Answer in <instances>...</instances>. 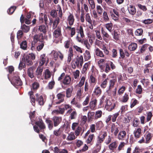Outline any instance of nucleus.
I'll return each mask as SVG.
<instances>
[{"instance_id": "nucleus-1", "label": "nucleus", "mask_w": 153, "mask_h": 153, "mask_svg": "<svg viewBox=\"0 0 153 153\" xmlns=\"http://www.w3.org/2000/svg\"><path fill=\"white\" fill-rule=\"evenodd\" d=\"M107 133L103 132L101 133L98 137L96 146L99 149H100L101 147V143L104 140L105 137L107 136Z\"/></svg>"}, {"instance_id": "nucleus-2", "label": "nucleus", "mask_w": 153, "mask_h": 153, "mask_svg": "<svg viewBox=\"0 0 153 153\" xmlns=\"http://www.w3.org/2000/svg\"><path fill=\"white\" fill-rule=\"evenodd\" d=\"M77 34L76 37V39L79 42H82V39L84 37L83 30L82 27L80 26L77 29Z\"/></svg>"}, {"instance_id": "nucleus-3", "label": "nucleus", "mask_w": 153, "mask_h": 153, "mask_svg": "<svg viewBox=\"0 0 153 153\" xmlns=\"http://www.w3.org/2000/svg\"><path fill=\"white\" fill-rule=\"evenodd\" d=\"M35 59V55L33 53H30L25 57V61H23L26 63V65L28 66L31 65L33 64L32 60Z\"/></svg>"}, {"instance_id": "nucleus-4", "label": "nucleus", "mask_w": 153, "mask_h": 153, "mask_svg": "<svg viewBox=\"0 0 153 153\" xmlns=\"http://www.w3.org/2000/svg\"><path fill=\"white\" fill-rule=\"evenodd\" d=\"M11 83L15 87L16 86H21L22 84L19 77L17 75H15L13 77Z\"/></svg>"}, {"instance_id": "nucleus-5", "label": "nucleus", "mask_w": 153, "mask_h": 153, "mask_svg": "<svg viewBox=\"0 0 153 153\" xmlns=\"http://www.w3.org/2000/svg\"><path fill=\"white\" fill-rule=\"evenodd\" d=\"M51 54L53 56L54 59L57 60L59 58L61 60H62L64 58V55L60 51H52Z\"/></svg>"}, {"instance_id": "nucleus-6", "label": "nucleus", "mask_w": 153, "mask_h": 153, "mask_svg": "<svg viewBox=\"0 0 153 153\" xmlns=\"http://www.w3.org/2000/svg\"><path fill=\"white\" fill-rule=\"evenodd\" d=\"M115 106V104L112 101L107 100L105 107L107 110L111 111L114 108Z\"/></svg>"}, {"instance_id": "nucleus-7", "label": "nucleus", "mask_w": 153, "mask_h": 153, "mask_svg": "<svg viewBox=\"0 0 153 153\" xmlns=\"http://www.w3.org/2000/svg\"><path fill=\"white\" fill-rule=\"evenodd\" d=\"M52 120L53 122L54 126L56 127L58 126L62 120L61 117L55 116L52 118Z\"/></svg>"}, {"instance_id": "nucleus-8", "label": "nucleus", "mask_w": 153, "mask_h": 153, "mask_svg": "<svg viewBox=\"0 0 153 153\" xmlns=\"http://www.w3.org/2000/svg\"><path fill=\"white\" fill-rule=\"evenodd\" d=\"M117 92V88H108V89L106 90V93L107 95L110 96H115Z\"/></svg>"}, {"instance_id": "nucleus-9", "label": "nucleus", "mask_w": 153, "mask_h": 153, "mask_svg": "<svg viewBox=\"0 0 153 153\" xmlns=\"http://www.w3.org/2000/svg\"><path fill=\"white\" fill-rule=\"evenodd\" d=\"M33 39L35 42H37L38 41H39L41 42H44L43 40L44 39V38L43 34L42 33L35 35Z\"/></svg>"}, {"instance_id": "nucleus-10", "label": "nucleus", "mask_w": 153, "mask_h": 153, "mask_svg": "<svg viewBox=\"0 0 153 153\" xmlns=\"http://www.w3.org/2000/svg\"><path fill=\"white\" fill-rule=\"evenodd\" d=\"M40 62H39V65L40 66H42L46 61L48 62V59L47 56H46L45 54H42L40 57Z\"/></svg>"}, {"instance_id": "nucleus-11", "label": "nucleus", "mask_w": 153, "mask_h": 153, "mask_svg": "<svg viewBox=\"0 0 153 153\" xmlns=\"http://www.w3.org/2000/svg\"><path fill=\"white\" fill-rule=\"evenodd\" d=\"M71 81V78L69 76L66 75L62 82L64 85H68L70 84Z\"/></svg>"}, {"instance_id": "nucleus-12", "label": "nucleus", "mask_w": 153, "mask_h": 153, "mask_svg": "<svg viewBox=\"0 0 153 153\" xmlns=\"http://www.w3.org/2000/svg\"><path fill=\"white\" fill-rule=\"evenodd\" d=\"M36 100L38 102V104L40 105H44L45 101L43 99V97L42 95H39L38 94H36Z\"/></svg>"}, {"instance_id": "nucleus-13", "label": "nucleus", "mask_w": 153, "mask_h": 153, "mask_svg": "<svg viewBox=\"0 0 153 153\" xmlns=\"http://www.w3.org/2000/svg\"><path fill=\"white\" fill-rule=\"evenodd\" d=\"M83 62V57L82 55H81L79 56H77L75 62V64L78 66H79V64L82 66Z\"/></svg>"}, {"instance_id": "nucleus-14", "label": "nucleus", "mask_w": 153, "mask_h": 153, "mask_svg": "<svg viewBox=\"0 0 153 153\" xmlns=\"http://www.w3.org/2000/svg\"><path fill=\"white\" fill-rule=\"evenodd\" d=\"M67 20L69 25L72 26L74 24L75 19L74 16L72 14L70 13L68 17Z\"/></svg>"}, {"instance_id": "nucleus-15", "label": "nucleus", "mask_w": 153, "mask_h": 153, "mask_svg": "<svg viewBox=\"0 0 153 153\" xmlns=\"http://www.w3.org/2000/svg\"><path fill=\"white\" fill-rule=\"evenodd\" d=\"M61 35V28L60 27H58L53 32V36L54 37L58 38Z\"/></svg>"}, {"instance_id": "nucleus-16", "label": "nucleus", "mask_w": 153, "mask_h": 153, "mask_svg": "<svg viewBox=\"0 0 153 153\" xmlns=\"http://www.w3.org/2000/svg\"><path fill=\"white\" fill-rule=\"evenodd\" d=\"M43 67L42 66H38L36 71V75L37 76V77L39 78L41 76L43 71Z\"/></svg>"}, {"instance_id": "nucleus-17", "label": "nucleus", "mask_w": 153, "mask_h": 153, "mask_svg": "<svg viewBox=\"0 0 153 153\" xmlns=\"http://www.w3.org/2000/svg\"><path fill=\"white\" fill-rule=\"evenodd\" d=\"M73 56V49L72 48H70L68 52V55L67 62L68 63H69L72 59V57Z\"/></svg>"}, {"instance_id": "nucleus-18", "label": "nucleus", "mask_w": 153, "mask_h": 153, "mask_svg": "<svg viewBox=\"0 0 153 153\" xmlns=\"http://www.w3.org/2000/svg\"><path fill=\"white\" fill-rule=\"evenodd\" d=\"M48 29V27L46 25H42L39 26L38 30L42 32L44 34H46Z\"/></svg>"}, {"instance_id": "nucleus-19", "label": "nucleus", "mask_w": 153, "mask_h": 153, "mask_svg": "<svg viewBox=\"0 0 153 153\" xmlns=\"http://www.w3.org/2000/svg\"><path fill=\"white\" fill-rule=\"evenodd\" d=\"M76 138V136L75 135L74 133L71 132L68 134L66 139L68 141H72L75 140Z\"/></svg>"}, {"instance_id": "nucleus-20", "label": "nucleus", "mask_w": 153, "mask_h": 153, "mask_svg": "<svg viewBox=\"0 0 153 153\" xmlns=\"http://www.w3.org/2000/svg\"><path fill=\"white\" fill-rule=\"evenodd\" d=\"M126 133L125 131H120L118 135V138L120 140H123L126 137Z\"/></svg>"}, {"instance_id": "nucleus-21", "label": "nucleus", "mask_w": 153, "mask_h": 153, "mask_svg": "<svg viewBox=\"0 0 153 153\" xmlns=\"http://www.w3.org/2000/svg\"><path fill=\"white\" fill-rule=\"evenodd\" d=\"M35 124L37 126H38L41 129H44L45 128V126L42 120L41 119H39V121L36 122Z\"/></svg>"}, {"instance_id": "nucleus-22", "label": "nucleus", "mask_w": 153, "mask_h": 153, "mask_svg": "<svg viewBox=\"0 0 153 153\" xmlns=\"http://www.w3.org/2000/svg\"><path fill=\"white\" fill-rule=\"evenodd\" d=\"M73 89V87L72 86L70 88H68L66 90V97L67 98L71 97Z\"/></svg>"}, {"instance_id": "nucleus-23", "label": "nucleus", "mask_w": 153, "mask_h": 153, "mask_svg": "<svg viewBox=\"0 0 153 153\" xmlns=\"http://www.w3.org/2000/svg\"><path fill=\"white\" fill-rule=\"evenodd\" d=\"M118 127L117 126L115 125L114 124H113L111 127V131L113 133L114 135L116 136L119 132Z\"/></svg>"}, {"instance_id": "nucleus-24", "label": "nucleus", "mask_w": 153, "mask_h": 153, "mask_svg": "<svg viewBox=\"0 0 153 153\" xmlns=\"http://www.w3.org/2000/svg\"><path fill=\"white\" fill-rule=\"evenodd\" d=\"M45 122L48 125V128L49 130H52L54 126L52 120H51L49 119H47L46 120Z\"/></svg>"}, {"instance_id": "nucleus-25", "label": "nucleus", "mask_w": 153, "mask_h": 153, "mask_svg": "<svg viewBox=\"0 0 153 153\" xmlns=\"http://www.w3.org/2000/svg\"><path fill=\"white\" fill-rule=\"evenodd\" d=\"M101 33L104 40H105L109 38V35L103 28H101Z\"/></svg>"}, {"instance_id": "nucleus-26", "label": "nucleus", "mask_w": 153, "mask_h": 153, "mask_svg": "<svg viewBox=\"0 0 153 153\" xmlns=\"http://www.w3.org/2000/svg\"><path fill=\"white\" fill-rule=\"evenodd\" d=\"M34 70V68L33 67H29L28 69V75L31 78H32L34 77L33 71Z\"/></svg>"}, {"instance_id": "nucleus-27", "label": "nucleus", "mask_w": 153, "mask_h": 153, "mask_svg": "<svg viewBox=\"0 0 153 153\" xmlns=\"http://www.w3.org/2000/svg\"><path fill=\"white\" fill-rule=\"evenodd\" d=\"M97 100L96 99H94L91 101L89 103V107L91 110H94L95 109Z\"/></svg>"}, {"instance_id": "nucleus-28", "label": "nucleus", "mask_w": 153, "mask_h": 153, "mask_svg": "<svg viewBox=\"0 0 153 153\" xmlns=\"http://www.w3.org/2000/svg\"><path fill=\"white\" fill-rule=\"evenodd\" d=\"M60 22V19L58 17H56L53 22L52 27L53 29H55L56 27Z\"/></svg>"}, {"instance_id": "nucleus-29", "label": "nucleus", "mask_w": 153, "mask_h": 153, "mask_svg": "<svg viewBox=\"0 0 153 153\" xmlns=\"http://www.w3.org/2000/svg\"><path fill=\"white\" fill-rule=\"evenodd\" d=\"M137 45L136 43H131L128 46V49L131 51H134L137 48Z\"/></svg>"}, {"instance_id": "nucleus-30", "label": "nucleus", "mask_w": 153, "mask_h": 153, "mask_svg": "<svg viewBox=\"0 0 153 153\" xmlns=\"http://www.w3.org/2000/svg\"><path fill=\"white\" fill-rule=\"evenodd\" d=\"M101 90L100 88L98 86L96 87L93 91V93L96 96H99L101 94Z\"/></svg>"}, {"instance_id": "nucleus-31", "label": "nucleus", "mask_w": 153, "mask_h": 153, "mask_svg": "<svg viewBox=\"0 0 153 153\" xmlns=\"http://www.w3.org/2000/svg\"><path fill=\"white\" fill-rule=\"evenodd\" d=\"M141 130L140 128H138L136 130L134 131V134L135 138H139L141 133Z\"/></svg>"}, {"instance_id": "nucleus-32", "label": "nucleus", "mask_w": 153, "mask_h": 153, "mask_svg": "<svg viewBox=\"0 0 153 153\" xmlns=\"http://www.w3.org/2000/svg\"><path fill=\"white\" fill-rule=\"evenodd\" d=\"M95 54L97 56H99L101 57H104L105 55L103 54V52L100 49L97 48L95 50Z\"/></svg>"}, {"instance_id": "nucleus-33", "label": "nucleus", "mask_w": 153, "mask_h": 153, "mask_svg": "<svg viewBox=\"0 0 153 153\" xmlns=\"http://www.w3.org/2000/svg\"><path fill=\"white\" fill-rule=\"evenodd\" d=\"M83 55L85 61L89 60L91 57L90 52L88 50L85 51V52L83 54Z\"/></svg>"}, {"instance_id": "nucleus-34", "label": "nucleus", "mask_w": 153, "mask_h": 153, "mask_svg": "<svg viewBox=\"0 0 153 153\" xmlns=\"http://www.w3.org/2000/svg\"><path fill=\"white\" fill-rule=\"evenodd\" d=\"M128 11L132 15H134L136 12V9L134 6L130 5V7L128 8Z\"/></svg>"}, {"instance_id": "nucleus-35", "label": "nucleus", "mask_w": 153, "mask_h": 153, "mask_svg": "<svg viewBox=\"0 0 153 153\" xmlns=\"http://www.w3.org/2000/svg\"><path fill=\"white\" fill-rule=\"evenodd\" d=\"M30 95V98L31 99V102L33 105H34L35 104V99L33 95V93L32 91H30L28 93Z\"/></svg>"}, {"instance_id": "nucleus-36", "label": "nucleus", "mask_w": 153, "mask_h": 153, "mask_svg": "<svg viewBox=\"0 0 153 153\" xmlns=\"http://www.w3.org/2000/svg\"><path fill=\"white\" fill-rule=\"evenodd\" d=\"M90 64V62L85 63L84 65L82 71V74H85L87 70L88 69V66Z\"/></svg>"}, {"instance_id": "nucleus-37", "label": "nucleus", "mask_w": 153, "mask_h": 153, "mask_svg": "<svg viewBox=\"0 0 153 153\" xmlns=\"http://www.w3.org/2000/svg\"><path fill=\"white\" fill-rule=\"evenodd\" d=\"M117 81L116 77L115 79H111L109 82V88H114V86L115 83Z\"/></svg>"}, {"instance_id": "nucleus-38", "label": "nucleus", "mask_w": 153, "mask_h": 153, "mask_svg": "<svg viewBox=\"0 0 153 153\" xmlns=\"http://www.w3.org/2000/svg\"><path fill=\"white\" fill-rule=\"evenodd\" d=\"M20 48L23 50L27 49V42L26 41H23L20 44Z\"/></svg>"}, {"instance_id": "nucleus-39", "label": "nucleus", "mask_w": 153, "mask_h": 153, "mask_svg": "<svg viewBox=\"0 0 153 153\" xmlns=\"http://www.w3.org/2000/svg\"><path fill=\"white\" fill-rule=\"evenodd\" d=\"M97 130H100L103 126V124L102 121L97 122L96 123Z\"/></svg>"}, {"instance_id": "nucleus-40", "label": "nucleus", "mask_w": 153, "mask_h": 153, "mask_svg": "<svg viewBox=\"0 0 153 153\" xmlns=\"http://www.w3.org/2000/svg\"><path fill=\"white\" fill-rule=\"evenodd\" d=\"M45 79H47L51 77V73L48 69L45 70Z\"/></svg>"}, {"instance_id": "nucleus-41", "label": "nucleus", "mask_w": 153, "mask_h": 153, "mask_svg": "<svg viewBox=\"0 0 153 153\" xmlns=\"http://www.w3.org/2000/svg\"><path fill=\"white\" fill-rule=\"evenodd\" d=\"M102 112L101 110H98L96 111L95 116L94 119H97L101 117L102 115Z\"/></svg>"}, {"instance_id": "nucleus-42", "label": "nucleus", "mask_w": 153, "mask_h": 153, "mask_svg": "<svg viewBox=\"0 0 153 153\" xmlns=\"http://www.w3.org/2000/svg\"><path fill=\"white\" fill-rule=\"evenodd\" d=\"M95 113L94 112L89 111L88 113V117L89 121L91 120L94 116Z\"/></svg>"}, {"instance_id": "nucleus-43", "label": "nucleus", "mask_w": 153, "mask_h": 153, "mask_svg": "<svg viewBox=\"0 0 153 153\" xmlns=\"http://www.w3.org/2000/svg\"><path fill=\"white\" fill-rule=\"evenodd\" d=\"M105 26L106 29L110 32L112 31V29L113 26V24L111 23L106 24L105 25Z\"/></svg>"}, {"instance_id": "nucleus-44", "label": "nucleus", "mask_w": 153, "mask_h": 153, "mask_svg": "<svg viewBox=\"0 0 153 153\" xmlns=\"http://www.w3.org/2000/svg\"><path fill=\"white\" fill-rule=\"evenodd\" d=\"M21 29L24 32L26 33L27 32L30 30L29 27L25 25H23L21 26Z\"/></svg>"}, {"instance_id": "nucleus-45", "label": "nucleus", "mask_w": 153, "mask_h": 153, "mask_svg": "<svg viewBox=\"0 0 153 153\" xmlns=\"http://www.w3.org/2000/svg\"><path fill=\"white\" fill-rule=\"evenodd\" d=\"M102 17L104 21L107 22L109 21V18L107 13L104 11L103 13Z\"/></svg>"}, {"instance_id": "nucleus-46", "label": "nucleus", "mask_w": 153, "mask_h": 153, "mask_svg": "<svg viewBox=\"0 0 153 153\" xmlns=\"http://www.w3.org/2000/svg\"><path fill=\"white\" fill-rule=\"evenodd\" d=\"M44 45V42H41L39 43L36 49L38 51H40L43 48Z\"/></svg>"}, {"instance_id": "nucleus-47", "label": "nucleus", "mask_w": 153, "mask_h": 153, "mask_svg": "<svg viewBox=\"0 0 153 153\" xmlns=\"http://www.w3.org/2000/svg\"><path fill=\"white\" fill-rule=\"evenodd\" d=\"M80 42L85 45L88 49H90L91 46L87 41L82 39V42Z\"/></svg>"}, {"instance_id": "nucleus-48", "label": "nucleus", "mask_w": 153, "mask_h": 153, "mask_svg": "<svg viewBox=\"0 0 153 153\" xmlns=\"http://www.w3.org/2000/svg\"><path fill=\"white\" fill-rule=\"evenodd\" d=\"M143 33V30L141 28L137 29L135 32V34L137 36H141Z\"/></svg>"}, {"instance_id": "nucleus-49", "label": "nucleus", "mask_w": 153, "mask_h": 153, "mask_svg": "<svg viewBox=\"0 0 153 153\" xmlns=\"http://www.w3.org/2000/svg\"><path fill=\"white\" fill-rule=\"evenodd\" d=\"M97 11L98 14L101 15L102 13L103 9L99 5L96 6Z\"/></svg>"}, {"instance_id": "nucleus-50", "label": "nucleus", "mask_w": 153, "mask_h": 153, "mask_svg": "<svg viewBox=\"0 0 153 153\" xmlns=\"http://www.w3.org/2000/svg\"><path fill=\"white\" fill-rule=\"evenodd\" d=\"M85 19L86 22H88L89 24H91L92 23L90 14L89 13H87L85 16Z\"/></svg>"}, {"instance_id": "nucleus-51", "label": "nucleus", "mask_w": 153, "mask_h": 153, "mask_svg": "<svg viewBox=\"0 0 153 153\" xmlns=\"http://www.w3.org/2000/svg\"><path fill=\"white\" fill-rule=\"evenodd\" d=\"M82 130V128L80 126H78L75 131V135L77 137L79 134Z\"/></svg>"}, {"instance_id": "nucleus-52", "label": "nucleus", "mask_w": 153, "mask_h": 153, "mask_svg": "<svg viewBox=\"0 0 153 153\" xmlns=\"http://www.w3.org/2000/svg\"><path fill=\"white\" fill-rule=\"evenodd\" d=\"M129 99L128 95L125 93L122 98L121 101L123 102H126Z\"/></svg>"}, {"instance_id": "nucleus-53", "label": "nucleus", "mask_w": 153, "mask_h": 153, "mask_svg": "<svg viewBox=\"0 0 153 153\" xmlns=\"http://www.w3.org/2000/svg\"><path fill=\"white\" fill-rule=\"evenodd\" d=\"M85 78L84 76H82V77L80 80L77 85L78 87H81L84 84L85 80Z\"/></svg>"}, {"instance_id": "nucleus-54", "label": "nucleus", "mask_w": 153, "mask_h": 153, "mask_svg": "<svg viewBox=\"0 0 153 153\" xmlns=\"http://www.w3.org/2000/svg\"><path fill=\"white\" fill-rule=\"evenodd\" d=\"M16 7L15 6H11L9 9L7 10V12L9 14H12L15 10L16 9Z\"/></svg>"}, {"instance_id": "nucleus-55", "label": "nucleus", "mask_w": 153, "mask_h": 153, "mask_svg": "<svg viewBox=\"0 0 153 153\" xmlns=\"http://www.w3.org/2000/svg\"><path fill=\"white\" fill-rule=\"evenodd\" d=\"M61 133V132L60 131V128H59L57 130H54L53 132V134L57 137L59 136L60 135Z\"/></svg>"}, {"instance_id": "nucleus-56", "label": "nucleus", "mask_w": 153, "mask_h": 153, "mask_svg": "<svg viewBox=\"0 0 153 153\" xmlns=\"http://www.w3.org/2000/svg\"><path fill=\"white\" fill-rule=\"evenodd\" d=\"M56 96L59 100L64 99L65 95V94H63L62 92H61L58 94Z\"/></svg>"}, {"instance_id": "nucleus-57", "label": "nucleus", "mask_w": 153, "mask_h": 153, "mask_svg": "<svg viewBox=\"0 0 153 153\" xmlns=\"http://www.w3.org/2000/svg\"><path fill=\"white\" fill-rule=\"evenodd\" d=\"M89 81L90 83L95 84L97 80L92 75H91Z\"/></svg>"}, {"instance_id": "nucleus-58", "label": "nucleus", "mask_w": 153, "mask_h": 153, "mask_svg": "<svg viewBox=\"0 0 153 153\" xmlns=\"http://www.w3.org/2000/svg\"><path fill=\"white\" fill-rule=\"evenodd\" d=\"M153 21L152 19H146L142 21V22L145 24H149L152 23V22Z\"/></svg>"}, {"instance_id": "nucleus-59", "label": "nucleus", "mask_w": 153, "mask_h": 153, "mask_svg": "<svg viewBox=\"0 0 153 153\" xmlns=\"http://www.w3.org/2000/svg\"><path fill=\"white\" fill-rule=\"evenodd\" d=\"M39 87V84L36 82H35L33 83L32 85L33 89V90H35L37 89Z\"/></svg>"}, {"instance_id": "nucleus-60", "label": "nucleus", "mask_w": 153, "mask_h": 153, "mask_svg": "<svg viewBox=\"0 0 153 153\" xmlns=\"http://www.w3.org/2000/svg\"><path fill=\"white\" fill-rule=\"evenodd\" d=\"M108 79L107 78L106 79L101 83L100 85V86L101 88H105L106 87L107 83V80H108Z\"/></svg>"}, {"instance_id": "nucleus-61", "label": "nucleus", "mask_w": 153, "mask_h": 153, "mask_svg": "<svg viewBox=\"0 0 153 153\" xmlns=\"http://www.w3.org/2000/svg\"><path fill=\"white\" fill-rule=\"evenodd\" d=\"M147 117L146 118V121L147 122L149 121L151 119L152 116V113L151 112H148L147 113Z\"/></svg>"}, {"instance_id": "nucleus-62", "label": "nucleus", "mask_w": 153, "mask_h": 153, "mask_svg": "<svg viewBox=\"0 0 153 153\" xmlns=\"http://www.w3.org/2000/svg\"><path fill=\"white\" fill-rule=\"evenodd\" d=\"M77 115L76 112L74 111H73L71 114L70 117L71 119H75Z\"/></svg>"}, {"instance_id": "nucleus-63", "label": "nucleus", "mask_w": 153, "mask_h": 153, "mask_svg": "<svg viewBox=\"0 0 153 153\" xmlns=\"http://www.w3.org/2000/svg\"><path fill=\"white\" fill-rule=\"evenodd\" d=\"M117 146L116 143L114 142L111 143L109 146V148L110 150H113Z\"/></svg>"}, {"instance_id": "nucleus-64", "label": "nucleus", "mask_w": 153, "mask_h": 153, "mask_svg": "<svg viewBox=\"0 0 153 153\" xmlns=\"http://www.w3.org/2000/svg\"><path fill=\"white\" fill-rule=\"evenodd\" d=\"M126 88L125 86H123L120 88L118 91V93L119 95L123 94Z\"/></svg>"}]
</instances>
